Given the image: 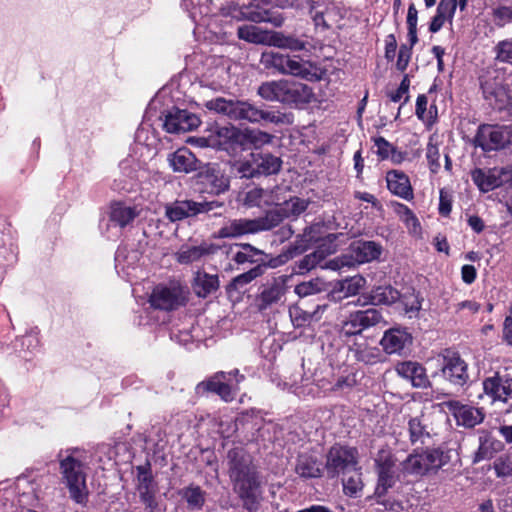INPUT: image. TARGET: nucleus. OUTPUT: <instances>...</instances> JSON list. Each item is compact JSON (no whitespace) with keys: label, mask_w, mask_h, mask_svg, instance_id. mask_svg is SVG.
I'll list each match as a JSON object with an SVG mask.
<instances>
[{"label":"nucleus","mask_w":512,"mask_h":512,"mask_svg":"<svg viewBox=\"0 0 512 512\" xmlns=\"http://www.w3.org/2000/svg\"><path fill=\"white\" fill-rule=\"evenodd\" d=\"M59 458L61 481L68 489L70 498L77 504L85 505L88 488L84 453L79 449H70L64 454L60 453Z\"/></svg>","instance_id":"f257e3e1"},{"label":"nucleus","mask_w":512,"mask_h":512,"mask_svg":"<svg viewBox=\"0 0 512 512\" xmlns=\"http://www.w3.org/2000/svg\"><path fill=\"white\" fill-rule=\"evenodd\" d=\"M227 458L234 490L243 499H255L259 495L260 482L250 456L236 448L228 452Z\"/></svg>","instance_id":"f03ea898"},{"label":"nucleus","mask_w":512,"mask_h":512,"mask_svg":"<svg viewBox=\"0 0 512 512\" xmlns=\"http://www.w3.org/2000/svg\"><path fill=\"white\" fill-rule=\"evenodd\" d=\"M205 106L208 110L225 115L234 121L244 120L251 123L260 121L278 123L280 121V117L275 113L262 110L244 100L217 97L207 101Z\"/></svg>","instance_id":"7ed1b4c3"},{"label":"nucleus","mask_w":512,"mask_h":512,"mask_svg":"<svg viewBox=\"0 0 512 512\" xmlns=\"http://www.w3.org/2000/svg\"><path fill=\"white\" fill-rule=\"evenodd\" d=\"M280 224V217L276 213H266L256 219L238 218L227 220L215 233L218 239L238 238L246 234H254L271 230Z\"/></svg>","instance_id":"20e7f679"},{"label":"nucleus","mask_w":512,"mask_h":512,"mask_svg":"<svg viewBox=\"0 0 512 512\" xmlns=\"http://www.w3.org/2000/svg\"><path fill=\"white\" fill-rule=\"evenodd\" d=\"M260 63L266 69H274L280 74L293 75L309 81L319 79L317 73L311 71V64L302 61L296 56L265 51L261 55Z\"/></svg>","instance_id":"39448f33"},{"label":"nucleus","mask_w":512,"mask_h":512,"mask_svg":"<svg viewBox=\"0 0 512 512\" xmlns=\"http://www.w3.org/2000/svg\"><path fill=\"white\" fill-rule=\"evenodd\" d=\"M450 455L448 451L439 448L410 454L402 463V471L409 475L423 476L435 473L448 464Z\"/></svg>","instance_id":"423d86ee"},{"label":"nucleus","mask_w":512,"mask_h":512,"mask_svg":"<svg viewBox=\"0 0 512 512\" xmlns=\"http://www.w3.org/2000/svg\"><path fill=\"white\" fill-rule=\"evenodd\" d=\"M244 375L238 369L230 372L219 371L200 382L196 386L198 394L212 392L217 394L223 401L231 402L239 391V384L244 380Z\"/></svg>","instance_id":"0eeeda50"},{"label":"nucleus","mask_w":512,"mask_h":512,"mask_svg":"<svg viewBox=\"0 0 512 512\" xmlns=\"http://www.w3.org/2000/svg\"><path fill=\"white\" fill-rule=\"evenodd\" d=\"M358 450L355 447L334 444L326 454L325 470L329 478L355 470L358 465Z\"/></svg>","instance_id":"6e6552de"},{"label":"nucleus","mask_w":512,"mask_h":512,"mask_svg":"<svg viewBox=\"0 0 512 512\" xmlns=\"http://www.w3.org/2000/svg\"><path fill=\"white\" fill-rule=\"evenodd\" d=\"M440 366L434 377L440 376L450 383L463 386L468 380L467 364L460 355L453 350H445L437 358Z\"/></svg>","instance_id":"1a4fd4ad"},{"label":"nucleus","mask_w":512,"mask_h":512,"mask_svg":"<svg viewBox=\"0 0 512 512\" xmlns=\"http://www.w3.org/2000/svg\"><path fill=\"white\" fill-rule=\"evenodd\" d=\"M383 321L381 312L374 308L358 310L341 322L340 333L345 337L360 335L364 330Z\"/></svg>","instance_id":"9d476101"},{"label":"nucleus","mask_w":512,"mask_h":512,"mask_svg":"<svg viewBox=\"0 0 512 512\" xmlns=\"http://www.w3.org/2000/svg\"><path fill=\"white\" fill-rule=\"evenodd\" d=\"M136 472L135 486L140 501L150 512H155L158 507L156 496L159 493V487L153 477L150 464L137 466Z\"/></svg>","instance_id":"9b49d317"},{"label":"nucleus","mask_w":512,"mask_h":512,"mask_svg":"<svg viewBox=\"0 0 512 512\" xmlns=\"http://www.w3.org/2000/svg\"><path fill=\"white\" fill-rule=\"evenodd\" d=\"M219 207H222V203L216 201L196 202L193 200H176L166 206L165 215L171 222H176L197 216L201 213H207Z\"/></svg>","instance_id":"f8f14e48"},{"label":"nucleus","mask_w":512,"mask_h":512,"mask_svg":"<svg viewBox=\"0 0 512 512\" xmlns=\"http://www.w3.org/2000/svg\"><path fill=\"white\" fill-rule=\"evenodd\" d=\"M378 482L375 495L380 498L392 488L396 482L394 475L395 459L389 450H380L375 458Z\"/></svg>","instance_id":"ddd939ff"},{"label":"nucleus","mask_w":512,"mask_h":512,"mask_svg":"<svg viewBox=\"0 0 512 512\" xmlns=\"http://www.w3.org/2000/svg\"><path fill=\"white\" fill-rule=\"evenodd\" d=\"M185 300L183 290L178 285H158L153 289L149 298L151 306L166 311L184 305Z\"/></svg>","instance_id":"4468645a"},{"label":"nucleus","mask_w":512,"mask_h":512,"mask_svg":"<svg viewBox=\"0 0 512 512\" xmlns=\"http://www.w3.org/2000/svg\"><path fill=\"white\" fill-rule=\"evenodd\" d=\"M509 140V127L484 124L478 128L475 145L484 151H492L503 147Z\"/></svg>","instance_id":"2eb2a0df"},{"label":"nucleus","mask_w":512,"mask_h":512,"mask_svg":"<svg viewBox=\"0 0 512 512\" xmlns=\"http://www.w3.org/2000/svg\"><path fill=\"white\" fill-rule=\"evenodd\" d=\"M200 119L187 110L173 108L165 115L163 127L168 133H184L197 128Z\"/></svg>","instance_id":"dca6fc26"},{"label":"nucleus","mask_w":512,"mask_h":512,"mask_svg":"<svg viewBox=\"0 0 512 512\" xmlns=\"http://www.w3.org/2000/svg\"><path fill=\"white\" fill-rule=\"evenodd\" d=\"M484 98L495 109H512V93L496 79L488 77L481 83Z\"/></svg>","instance_id":"f3484780"},{"label":"nucleus","mask_w":512,"mask_h":512,"mask_svg":"<svg viewBox=\"0 0 512 512\" xmlns=\"http://www.w3.org/2000/svg\"><path fill=\"white\" fill-rule=\"evenodd\" d=\"M483 391L491 402H507L512 399V378L495 374L483 381Z\"/></svg>","instance_id":"a211bd4d"},{"label":"nucleus","mask_w":512,"mask_h":512,"mask_svg":"<svg viewBox=\"0 0 512 512\" xmlns=\"http://www.w3.org/2000/svg\"><path fill=\"white\" fill-rule=\"evenodd\" d=\"M242 133L234 126L216 127L206 141L211 148L229 151L234 144L241 143Z\"/></svg>","instance_id":"6ab92c4d"},{"label":"nucleus","mask_w":512,"mask_h":512,"mask_svg":"<svg viewBox=\"0 0 512 512\" xmlns=\"http://www.w3.org/2000/svg\"><path fill=\"white\" fill-rule=\"evenodd\" d=\"M447 407L455 417L457 425L466 428H473L484 419V414L480 409L470 405H464L458 401L448 402Z\"/></svg>","instance_id":"aec40b11"},{"label":"nucleus","mask_w":512,"mask_h":512,"mask_svg":"<svg viewBox=\"0 0 512 512\" xmlns=\"http://www.w3.org/2000/svg\"><path fill=\"white\" fill-rule=\"evenodd\" d=\"M285 294V280L282 277L273 279L263 286L260 295L257 298L259 310H266L273 305L278 304Z\"/></svg>","instance_id":"412c9836"},{"label":"nucleus","mask_w":512,"mask_h":512,"mask_svg":"<svg viewBox=\"0 0 512 512\" xmlns=\"http://www.w3.org/2000/svg\"><path fill=\"white\" fill-rule=\"evenodd\" d=\"M411 342L412 337L406 329L391 328L384 333L380 344L386 353L393 354L400 353Z\"/></svg>","instance_id":"4be33fe9"},{"label":"nucleus","mask_w":512,"mask_h":512,"mask_svg":"<svg viewBox=\"0 0 512 512\" xmlns=\"http://www.w3.org/2000/svg\"><path fill=\"white\" fill-rule=\"evenodd\" d=\"M386 183L388 190L407 201L414 197L413 188L409 177L400 170H391L386 174Z\"/></svg>","instance_id":"5701e85b"},{"label":"nucleus","mask_w":512,"mask_h":512,"mask_svg":"<svg viewBox=\"0 0 512 512\" xmlns=\"http://www.w3.org/2000/svg\"><path fill=\"white\" fill-rule=\"evenodd\" d=\"M209 3L208 12L212 14L220 13L223 16L241 21L246 19L248 6H239L236 0H204L201 2Z\"/></svg>","instance_id":"b1692460"},{"label":"nucleus","mask_w":512,"mask_h":512,"mask_svg":"<svg viewBox=\"0 0 512 512\" xmlns=\"http://www.w3.org/2000/svg\"><path fill=\"white\" fill-rule=\"evenodd\" d=\"M216 247L212 244L201 243L198 246L182 245L175 253V259L179 264L188 265L200 261L203 257L213 254Z\"/></svg>","instance_id":"393cba45"},{"label":"nucleus","mask_w":512,"mask_h":512,"mask_svg":"<svg viewBox=\"0 0 512 512\" xmlns=\"http://www.w3.org/2000/svg\"><path fill=\"white\" fill-rule=\"evenodd\" d=\"M280 191L279 187H275L271 190H265L262 188L255 187L249 190L244 198V204L249 207H261V206H271V205H280V197L278 192Z\"/></svg>","instance_id":"a878e982"},{"label":"nucleus","mask_w":512,"mask_h":512,"mask_svg":"<svg viewBox=\"0 0 512 512\" xmlns=\"http://www.w3.org/2000/svg\"><path fill=\"white\" fill-rule=\"evenodd\" d=\"M397 373L411 381L414 387L425 388L429 384L425 368L417 362L406 361L396 366Z\"/></svg>","instance_id":"bb28decb"},{"label":"nucleus","mask_w":512,"mask_h":512,"mask_svg":"<svg viewBox=\"0 0 512 512\" xmlns=\"http://www.w3.org/2000/svg\"><path fill=\"white\" fill-rule=\"evenodd\" d=\"M400 297V293L390 285L378 286L362 296L363 305H391Z\"/></svg>","instance_id":"cd10ccee"},{"label":"nucleus","mask_w":512,"mask_h":512,"mask_svg":"<svg viewBox=\"0 0 512 512\" xmlns=\"http://www.w3.org/2000/svg\"><path fill=\"white\" fill-rule=\"evenodd\" d=\"M283 104H306L309 103L314 94L312 89L306 84L286 80Z\"/></svg>","instance_id":"c85d7f7f"},{"label":"nucleus","mask_w":512,"mask_h":512,"mask_svg":"<svg viewBox=\"0 0 512 512\" xmlns=\"http://www.w3.org/2000/svg\"><path fill=\"white\" fill-rule=\"evenodd\" d=\"M407 432L412 444H425L426 439H429L432 435L428 417L424 414L411 417L407 423Z\"/></svg>","instance_id":"c756f323"},{"label":"nucleus","mask_w":512,"mask_h":512,"mask_svg":"<svg viewBox=\"0 0 512 512\" xmlns=\"http://www.w3.org/2000/svg\"><path fill=\"white\" fill-rule=\"evenodd\" d=\"M174 172L189 173L198 169V160L187 148H180L168 157Z\"/></svg>","instance_id":"7c9ffc66"},{"label":"nucleus","mask_w":512,"mask_h":512,"mask_svg":"<svg viewBox=\"0 0 512 512\" xmlns=\"http://www.w3.org/2000/svg\"><path fill=\"white\" fill-rule=\"evenodd\" d=\"M353 261L362 264L379 258L382 248L374 241H357L350 248Z\"/></svg>","instance_id":"2f4dec72"},{"label":"nucleus","mask_w":512,"mask_h":512,"mask_svg":"<svg viewBox=\"0 0 512 512\" xmlns=\"http://www.w3.org/2000/svg\"><path fill=\"white\" fill-rule=\"evenodd\" d=\"M140 211L136 206H129L122 202L113 203L110 207L109 220L115 226L125 228L130 225Z\"/></svg>","instance_id":"473e14b6"},{"label":"nucleus","mask_w":512,"mask_h":512,"mask_svg":"<svg viewBox=\"0 0 512 512\" xmlns=\"http://www.w3.org/2000/svg\"><path fill=\"white\" fill-rule=\"evenodd\" d=\"M322 464L314 455L304 453L297 457L295 472L301 478H318L322 475Z\"/></svg>","instance_id":"72a5a7b5"},{"label":"nucleus","mask_w":512,"mask_h":512,"mask_svg":"<svg viewBox=\"0 0 512 512\" xmlns=\"http://www.w3.org/2000/svg\"><path fill=\"white\" fill-rule=\"evenodd\" d=\"M471 176L482 192H489L502 184L501 173L497 169H475Z\"/></svg>","instance_id":"f704fd0d"},{"label":"nucleus","mask_w":512,"mask_h":512,"mask_svg":"<svg viewBox=\"0 0 512 512\" xmlns=\"http://www.w3.org/2000/svg\"><path fill=\"white\" fill-rule=\"evenodd\" d=\"M219 288V278L216 274L197 271L194 277L193 289L198 297L206 298Z\"/></svg>","instance_id":"c9c22d12"},{"label":"nucleus","mask_w":512,"mask_h":512,"mask_svg":"<svg viewBox=\"0 0 512 512\" xmlns=\"http://www.w3.org/2000/svg\"><path fill=\"white\" fill-rule=\"evenodd\" d=\"M253 159L257 177L277 174L281 169L282 160L270 153L253 152Z\"/></svg>","instance_id":"e433bc0d"},{"label":"nucleus","mask_w":512,"mask_h":512,"mask_svg":"<svg viewBox=\"0 0 512 512\" xmlns=\"http://www.w3.org/2000/svg\"><path fill=\"white\" fill-rule=\"evenodd\" d=\"M178 494L189 510L199 511L205 505L207 495L200 486L191 484L182 488Z\"/></svg>","instance_id":"4c0bfd02"},{"label":"nucleus","mask_w":512,"mask_h":512,"mask_svg":"<svg viewBox=\"0 0 512 512\" xmlns=\"http://www.w3.org/2000/svg\"><path fill=\"white\" fill-rule=\"evenodd\" d=\"M308 205L309 201L299 197H292L289 200H285L278 209L271 210L268 213H276L280 217L281 223L284 218L299 216L307 209Z\"/></svg>","instance_id":"58836bf2"},{"label":"nucleus","mask_w":512,"mask_h":512,"mask_svg":"<svg viewBox=\"0 0 512 512\" xmlns=\"http://www.w3.org/2000/svg\"><path fill=\"white\" fill-rule=\"evenodd\" d=\"M286 80L267 81L262 83L257 90L258 95L266 101L284 102Z\"/></svg>","instance_id":"ea45409f"},{"label":"nucleus","mask_w":512,"mask_h":512,"mask_svg":"<svg viewBox=\"0 0 512 512\" xmlns=\"http://www.w3.org/2000/svg\"><path fill=\"white\" fill-rule=\"evenodd\" d=\"M333 253L330 249L319 247L316 251L305 255L295 264L294 272L297 274H305L317 267L327 255Z\"/></svg>","instance_id":"a19ab883"},{"label":"nucleus","mask_w":512,"mask_h":512,"mask_svg":"<svg viewBox=\"0 0 512 512\" xmlns=\"http://www.w3.org/2000/svg\"><path fill=\"white\" fill-rule=\"evenodd\" d=\"M365 279L362 276H353L346 278L338 283V288L332 292V298L340 300L342 296L337 294L343 293V297H349L356 295L360 289L364 286Z\"/></svg>","instance_id":"79ce46f5"},{"label":"nucleus","mask_w":512,"mask_h":512,"mask_svg":"<svg viewBox=\"0 0 512 512\" xmlns=\"http://www.w3.org/2000/svg\"><path fill=\"white\" fill-rule=\"evenodd\" d=\"M255 23L267 22L275 27H280L284 23V17L279 12H272L269 10H256L251 7L248 8L246 19Z\"/></svg>","instance_id":"37998d69"},{"label":"nucleus","mask_w":512,"mask_h":512,"mask_svg":"<svg viewBox=\"0 0 512 512\" xmlns=\"http://www.w3.org/2000/svg\"><path fill=\"white\" fill-rule=\"evenodd\" d=\"M208 184L212 187V192L220 194L229 188V180L216 167H207L202 175Z\"/></svg>","instance_id":"c03bdc74"},{"label":"nucleus","mask_w":512,"mask_h":512,"mask_svg":"<svg viewBox=\"0 0 512 512\" xmlns=\"http://www.w3.org/2000/svg\"><path fill=\"white\" fill-rule=\"evenodd\" d=\"M230 167L231 173L240 178L251 179L257 177L253 153L250 154L248 159L230 162Z\"/></svg>","instance_id":"a18cd8bd"},{"label":"nucleus","mask_w":512,"mask_h":512,"mask_svg":"<svg viewBox=\"0 0 512 512\" xmlns=\"http://www.w3.org/2000/svg\"><path fill=\"white\" fill-rule=\"evenodd\" d=\"M352 471L353 473L347 478H344L342 481L343 491L350 497H357L364 486L362 481V474L359 469H357V467Z\"/></svg>","instance_id":"49530a36"},{"label":"nucleus","mask_w":512,"mask_h":512,"mask_svg":"<svg viewBox=\"0 0 512 512\" xmlns=\"http://www.w3.org/2000/svg\"><path fill=\"white\" fill-rule=\"evenodd\" d=\"M241 247L242 250L237 251L232 257V260L239 265L257 263L258 260L256 259V256H261L263 254L262 251L256 249L250 244H243Z\"/></svg>","instance_id":"de8ad7c7"},{"label":"nucleus","mask_w":512,"mask_h":512,"mask_svg":"<svg viewBox=\"0 0 512 512\" xmlns=\"http://www.w3.org/2000/svg\"><path fill=\"white\" fill-rule=\"evenodd\" d=\"M480 444L475 452L473 462L478 463L486 459H490L495 452V444L496 442L488 437H480Z\"/></svg>","instance_id":"09e8293b"},{"label":"nucleus","mask_w":512,"mask_h":512,"mask_svg":"<svg viewBox=\"0 0 512 512\" xmlns=\"http://www.w3.org/2000/svg\"><path fill=\"white\" fill-rule=\"evenodd\" d=\"M237 35L240 39L255 44L262 43L265 38L259 28L254 25L239 26L237 29Z\"/></svg>","instance_id":"8fccbe9b"},{"label":"nucleus","mask_w":512,"mask_h":512,"mask_svg":"<svg viewBox=\"0 0 512 512\" xmlns=\"http://www.w3.org/2000/svg\"><path fill=\"white\" fill-rule=\"evenodd\" d=\"M265 266L261 264H257L255 267L251 268L247 272H244L238 276H236L233 281L232 285L236 289H241L257 277L261 276L264 273Z\"/></svg>","instance_id":"3c124183"},{"label":"nucleus","mask_w":512,"mask_h":512,"mask_svg":"<svg viewBox=\"0 0 512 512\" xmlns=\"http://www.w3.org/2000/svg\"><path fill=\"white\" fill-rule=\"evenodd\" d=\"M324 283L319 279H311L295 286L294 292L299 297H307L323 290Z\"/></svg>","instance_id":"603ef678"},{"label":"nucleus","mask_w":512,"mask_h":512,"mask_svg":"<svg viewBox=\"0 0 512 512\" xmlns=\"http://www.w3.org/2000/svg\"><path fill=\"white\" fill-rule=\"evenodd\" d=\"M242 138H244L246 142L253 145L255 148H259L265 144H268L272 140V136L269 133L256 129L246 130L244 133H242Z\"/></svg>","instance_id":"864d4df0"},{"label":"nucleus","mask_w":512,"mask_h":512,"mask_svg":"<svg viewBox=\"0 0 512 512\" xmlns=\"http://www.w3.org/2000/svg\"><path fill=\"white\" fill-rule=\"evenodd\" d=\"M417 21H418V11H417L415 5L412 3L409 5L408 12H407L408 37L411 42V45H415L418 41Z\"/></svg>","instance_id":"5fc2aeb1"},{"label":"nucleus","mask_w":512,"mask_h":512,"mask_svg":"<svg viewBox=\"0 0 512 512\" xmlns=\"http://www.w3.org/2000/svg\"><path fill=\"white\" fill-rule=\"evenodd\" d=\"M426 157L430 166V170L433 173H437L440 169V151L439 147L436 143H433V139L431 138L426 149Z\"/></svg>","instance_id":"6e6d98bb"},{"label":"nucleus","mask_w":512,"mask_h":512,"mask_svg":"<svg viewBox=\"0 0 512 512\" xmlns=\"http://www.w3.org/2000/svg\"><path fill=\"white\" fill-rule=\"evenodd\" d=\"M493 468L497 477L512 476V458L499 457L495 460Z\"/></svg>","instance_id":"4d7b16f0"},{"label":"nucleus","mask_w":512,"mask_h":512,"mask_svg":"<svg viewBox=\"0 0 512 512\" xmlns=\"http://www.w3.org/2000/svg\"><path fill=\"white\" fill-rule=\"evenodd\" d=\"M457 6V0H440L436 13L447 17L451 22Z\"/></svg>","instance_id":"13d9d810"},{"label":"nucleus","mask_w":512,"mask_h":512,"mask_svg":"<svg viewBox=\"0 0 512 512\" xmlns=\"http://www.w3.org/2000/svg\"><path fill=\"white\" fill-rule=\"evenodd\" d=\"M413 46L414 45H411V44H410V46L405 45V44L400 46L399 53H398V59H397V63H396L398 70H400L402 72L406 70V68L409 64V61L411 59Z\"/></svg>","instance_id":"bf43d9fd"},{"label":"nucleus","mask_w":512,"mask_h":512,"mask_svg":"<svg viewBox=\"0 0 512 512\" xmlns=\"http://www.w3.org/2000/svg\"><path fill=\"white\" fill-rule=\"evenodd\" d=\"M374 146L377 148L376 153L381 159H387L393 152V146L383 137L374 138Z\"/></svg>","instance_id":"052dcab7"},{"label":"nucleus","mask_w":512,"mask_h":512,"mask_svg":"<svg viewBox=\"0 0 512 512\" xmlns=\"http://www.w3.org/2000/svg\"><path fill=\"white\" fill-rule=\"evenodd\" d=\"M497 59L512 64V40H505L497 45Z\"/></svg>","instance_id":"680f3d73"},{"label":"nucleus","mask_w":512,"mask_h":512,"mask_svg":"<svg viewBox=\"0 0 512 512\" xmlns=\"http://www.w3.org/2000/svg\"><path fill=\"white\" fill-rule=\"evenodd\" d=\"M396 212L401 215L403 220L406 222L408 226H419L418 219L414 215V213L404 204L396 203L395 205Z\"/></svg>","instance_id":"e2e57ef3"},{"label":"nucleus","mask_w":512,"mask_h":512,"mask_svg":"<svg viewBox=\"0 0 512 512\" xmlns=\"http://www.w3.org/2000/svg\"><path fill=\"white\" fill-rule=\"evenodd\" d=\"M494 15L501 25L512 22V6L500 7L495 10Z\"/></svg>","instance_id":"0e129e2a"},{"label":"nucleus","mask_w":512,"mask_h":512,"mask_svg":"<svg viewBox=\"0 0 512 512\" xmlns=\"http://www.w3.org/2000/svg\"><path fill=\"white\" fill-rule=\"evenodd\" d=\"M313 228H307L304 230L303 235H301V239L297 241L295 245V249L299 250V252H303L307 249L308 243L314 241V236L312 235Z\"/></svg>","instance_id":"69168bd1"},{"label":"nucleus","mask_w":512,"mask_h":512,"mask_svg":"<svg viewBox=\"0 0 512 512\" xmlns=\"http://www.w3.org/2000/svg\"><path fill=\"white\" fill-rule=\"evenodd\" d=\"M397 49V41L393 34H390L386 37L385 40V57L388 60H392L395 57Z\"/></svg>","instance_id":"338daca9"},{"label":"nucleus","mask_w":512,"mask_h":512,"mask_svg":"<svg viewBox=\"0 0 512 512\" xmlns=\"http://www.w3.org/2000/svg\"><path fill=\"white\" fill-rule=\"evenodd\" d=\"M503 338L509 345H512V306L504 321Z\"/></svg>","instance_id":"774afa93"}]
</instances>
